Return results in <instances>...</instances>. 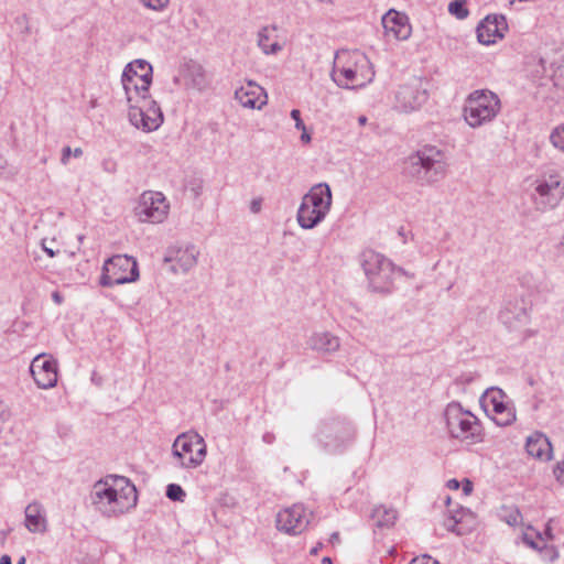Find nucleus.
I'll return each instance as SVG.
<instances>
[{"label": "nucleus", "instance_id": "obj_1", "mask_svg": "<svg viewBox=\"0 0 564 564\" xmlns=\"http://www.w3.org/2000/svg\"><path fill=\"white\" fill-rule=\"evenodd\" d=\"M89 501L101 517L113 519L137 506L138 492L129 478L108 475L94 482L89 491Z\"/></svg>", "mask_w": 564, "mask_h": 564}, {"label": "nucleus", "instance_id": "obj_2", "mask_svg": "<svg viewBox=\"0 0 564 564\" xmlns=\"http://www.w3.org/2000/svg\"><path fill=\"white\" fill-rule=\"evenodd\" d=\"M330 75L338 87L357 89L373 80L375 70L370 59L361 51L340 50L335 55Z\"/></svg>", "mask_w": 564, "mask_h": 564}, {"label": "nucleus", "instance_id": "obj_3", "mask_svg": "<svg viewBox=\"0 0 564 564\" xmlns=\"http://www.w3.org/2000/svg\"><path fill=\"white\" fill-rule=\"evenodd\" d=\"M446 173V155L435 145H424L403 161V174L421 186L440 182Z\"/></svg>", "mask_w": 564, "mask_h": 564}, {"label": "nucleus", "instance_id": "obj_4", "mask_svg": "<svg viewBox=\"0 0 564 564\" xmlns=\"http://www.w3.org/2000/svg\"><path fill=\"white\" fill-rule=\"evenodd\" d=\"M333 196L330 187L326 183H319L302 197L296 213V220L301 228L313 229L328 215Z\"/></svg>", "mask_w": 564, "mask_h": 564}, {"label": "nucleus", "instance_id": "obj_5", "mask_svg": "<svg viewBox=\"0 0 564 564\" xmlns=\"http://www.w3.org/2000/svg\"><path fill=\"white\" fill-rule=\"evenodd\" d=\"M501 110V101L497 94L489 89H477L470 93L463 107L465 122L473 129L492 122Z\"/></svg>", "mask_w": 564, "mask_h": 564}, {"label": "nucleus", "instance_id": "obj_6", "mask_svg": "<svg viewBox=\"0 0 564 564\" xmlns=\"http://www.w3.org/2000/svg\"><path fill=\"white\" fill-rule=\"evenodd\" d=\"M360 265L373 292L388 293L392 289L395 272L404 274L390 259L373 250H365L360 254Z\"/></svg>", "mask_w": 564, "mask_h": 564}, {"label": "nucleus", "instance_id": "obj_7", "mask_svg": "<svg viewBox=\"0 0 564 564\" xmlns=\"http://www.w3.org/2000/svg\"><path fill=\"white\" fill-rule=\"evenodd\" d=\"M445 420L452 437L469 444L482 441L480 421L470 411L463 409L459 403L452 402L446 406Z\"/></svg>", "mask_w": 564, "mask_h": 564}, {"label": "nucleus", "instance_id": "obj_8", "mask_svg": "<svg viewBox=\"0 0 564 564\" xmlns=\"http://www.w3.org/2000/svg\"><path fill=\"white\" fill-rule=\"evenodd\" d=\"M207 455V445L203 436L196 432H185L174 440L172 457L176 466L183 469L199 467Z\"/></svg>", "mask_w": 564, "mask_h": 564}, {"label": "nucleus", "instance_id": "obj_9", "mask_svg": "<svg viewBox=\"0 0 564 564\" xmlns=\"http://www.w3.org/2000/svg\"><path fill=\"white\" fill-rule=\"evenodd\" d=\"M153 67L145 59H134L128 63L121 75V84L127 102H134L150 96Z\"/></svg>", "mask_w": 564, "mask_h": 564}, {"label": "nucleus", "instance_id": "obj_10", "mask_svg": "<svg viewBox=\"0 0 564 564\" xmlns=\"http://www.w3.org/2000/svg\"><path fill=\"white\" fill-rule=\"evenodd\" d=\"M139 276L135 258L127 254H117L104 262L99 283L102 286L111 288L135 282Z\"/></svg>", "mask_w": 564, "mask_h": 564}, {"label": "nucleus", "instance_id": "obj_11", "mask_svg": "<svg viewBox=\"0 0 564 564\" xmlns=\"http://www.w3.org/2000/svg\"><path fill=\"white\" fill-rule=\"evenodd\" d=\"M479 401L484 411L498 426H509L517 420L514 405L502 389H486Z\"/></svg>", "mask_w": 564, "mask_h": 564}, {"label": "nucleus", "instance_id": "obj_12", "mask_svg": "<svg viewBox=\"0 0 564 564\" xmlns=\"http://www.w3.org/2000/svg\"><path fill=\"white\" fill-rule=\"evenodd\" d=\"M564 198V184L557 172L543 174L534 182L532 200L538 210L546 212L555 208Z\"/></svg>", "mask_w": 564, "mask_h": 564}, {"label": "nucleus", "instance_id": "obj_13", "mask_svg": "<svg viewBox=\"0 0 564 564\" xmlns=\"http://www.w3.org/2000/svg\"><path fill=\"white\" fill-rule=\"evenodd\" d=\"M128 118L130 123L144 132H152L163 123V113L160 106L150 96L128 102Z\"/></svg>", "mask_w": 564, "mask_h": 564}, {"label": "nucleus", "instance_id": "obj_14", "mask_svg": "<svg viewBox=\"0 0 564 564\" xmlns=\"http://www.w3.org/2000/svg\"><path fill=\"white\" fill-rule=\"evenodd\" d=\"M170 203L162 192L145 191L134 208L137 218L141 223L161 224L169 215Z\"/></svg>", "mask_w": 564, "mask_h": 564}, {"label": "nucleus", "instance_id": "obj_15", "mask_svg": "<svg viewBox=\"0 0 564 564\" xmlns=\"http://www.w3.org/2000/svg\"><path fill=\"white\" fill-rule=\"evenodd\" d=\"M312 512L302 503H294L281 510L276 516V528L288 534H300L308 525Z\"/></svg>", "mask_w": 564, "mask_h": 564}, {"label": "nucleus", "instance_id": "obj_16", "mask_svg": "<svg viewBox=\"0 0 564 564\" xmlns=\"http://www.w3.org/2000/svg\"><path fill=\"white\" fill-rule=\"evenodd\" d=\"M31 376L40 389L54 388L58 379L57 360L47 354H39L30 366Z\"/></svg>", "mask_w": 564, "mask_h": 564}, {"label": "nucleus", "instance_id": "obj_17", "mask_svg": "<svg viewBox=\"0 0 564 564\" xmlns=\"http://www.w3.org/2000/svg\"><path fill=\"white\" fill-rule=\"evenodd\" d=\"M199 251L194 245L172 246L165 254V262L172 263L171 269L175 272L186 273L197 264Z\"/></svg>", "mask_w": 564, "mask_h": 564}, {"label": "nucleus", "instance_id": "obj_18", "mask_svg": "<svg viewBox=\"0 0 564 564\" xmlns=\"http://www.w3.org/2000/svg\"><path fill=\"white\" fill-rule=\"evenodd\" d=\"M350 440V430L339 422L324 425L318 433V442L329 453L339 452Z\"/></svg>", "mask_w": 564, "mask_h": 564}, {"label": "nucleus", "instance_id": "obj_19", "mask_svg": "<svg viewBox=\"0 0 564 564\" xmlns=\"http://www.w3.org/2000/svg\"><path fill=\"white\" fill-rule=\"evenodd\" d=\"M508 30L503 15H487L477 26V39L481 44L490 45L501 40Z\"/></svg>", "mask_w": 564, "mask_h": 564}, {"label": "nucleus", "instance_id": "obj_20", "mask_svg": "<svg viewBox=\"0 0 564 564\" xmlns=\"http://www.w3.org/2000/svg\"><path fill=\"white\" fill-rule=\"evenodd\" d=\"M235 99L247 109H262L268 102L265 90L253 80H248L235 91Z\"/></svg>", "mask_w": 564, "mask_h": 564}, {"label": "nucleus", "instance_id": "obj_21", "mask_svg": "<svg viewBox=\"0 0 564 564\" xmlns=\"http://www.w3.org/2000/svg\"><path fill=\"white\" fill-rule=\"evenodd\" d=\"M427 100V93L417 84H406L395 95V107L404 112L419 109Z\"/></svg>", "mask_w": 564, "mask_h": 564}, {"label": "nucleus", "instance_id": "obj_22", "mask_svg": "<svg viewBox=\"0 0 564 564\" xmlns=\"http://www.w3.org/2000/svg\"><path fill=\"white\" fill-rule=\"evenodd\" d=\"M382 26L388 37L404 41L408 40L412 32V26L409 22V18L399 11L393 9L389 10L382 17Z\"/></svg>", "mask_w": 564, "mask_h": 564}, {"label": "nucleus", "instance_id": "obj_23", "mask_svg": "<svg viewBox=\"0 0 564 564\" xmlns=\"http://www.w3.org/2000/svg\"><path fill=\"white\" fill-rule=\"evenodd\" d=\"M24 527L31 533H46L48 522L46 511L41 502L32 501L25 507Z\"/></svg>", "mask_w": 564, "mask_h": 564}, {"label": "nucleus", "instance_id": "obj_24", "mask_svg": "<svg viewBox=\"0 0 564 564\" xmlns=\"http://www.w3.org/2000/svg\"><path fill=\"white\" fill-rule=\"evenodd\" d=\"M475 523V516L469 509L459 508L449 511L444 520V527L457 535H464L469 532Z\"/></svg>", "mask_w": 564, "mask_h": 564}, {"label": "nucleus", "instance_id": "obj_25", "mask_svg": "<svg viewBox=\"0 0 564 564\" xmlns=\"http://www.w3.org/2000/svg\"><path fill=\"white\" fill-rule=\"evenodd\" d=\"M499 319L510 330L527 332L525 326L529 324L530 316L524 307L509 303L500 311Z\"/></svg>", "mask_w": 564, "mask_h": 564}, {"label": "nucleus", "instance_id": "obj_26", "mask_svg": "<svg viewBox=\"0 0 564 564\" xmlns=\"http://www.w3.org/2000/svg\"><path fill=\"white\" fill-rule=\"evenodd\" d=\"M257 45L264 55L279 54L284 44L280 40L276 25L262 26L257 34Z\"/></svg>", "mask_w": 564, "mask_h": 564}, {"label": "nucleus", "instance_id": "obj_27", "mask_svg": "<svg viewBox=\"0 0 564 564\" xmlns=\"http://www.w3.org/2000/svg\"><path fill=\"white\" fill-rule=\"evenodd\" d=\"M525 451L528 455L542 462H547L553 457L552 444L542 433H534L528 436Z\"/></svg>", "mask_w": 564, "mask_h": 564}, {"label": "nucleus", "instance_id": "obj_28", "mask_svg": "<svg viewBox=\"0 0 564 564\" xmlns=\"http://www.w3.org/2000/svg\"><path fill=\"white\" fill-rule=\"evenodd\" d=\"M307 346L318 354H334L340 347V339L329 332H315L307 339Z\"/></svg>", "mask_w": 564, "mask_h": 564}, {"label": "nucleus", "instance_id": "obj_29", "mask_svg": "<svg viewBox=\"0 0 564 564\" xmlns=\"http://www.w3.org/2000/svg\"><path fill=\"white\" fill-rule=\"evenodd\" d=\"M371 517L377 527L391 528L398 519V513L393 508L378 506L373 509Z\"/></svg>", "mask_w": 564, "mask_h": 564}, {"label": "nucleus", "instance_id": "obj_30", "mask_svg": "<svg viewBox=\"0 0 564 564\" xmlns=\"http://www.w3.org/2000/svg\"><path fill=\"white\" fill-rule=\"evenodd\" d=\"M499 517L510 527L522 524V514L516 506H503L500 509Z\"/></svg>", "mask_w": 564, "mask_h": 564}, {"label": "nucleus", "instance_id": "obj_31", "mask_svg": "<svg viewBox=\"0 0 564 564\" xmlns=\"http://www.w3.org/2000/svg\"><path fill=\"white\" fill-rule=\"evenodd\" d=\"M522 542L533 550H542L540 542H544L543 534L533 529L531 525H527L521 535Z\"/></svg>", "mask_w": 564, "mask_h": 564}, {"label": "nucleus", "instance_id": "obj_32", "mask_svg": "<svg viewBox=\"0 0 564 564\" xmlns=\"http://www.w3.org/2000/svg\"><path fill=\"white\" fill-rule=\"evenodd\" d=\"M549 142L558 153L564 155V122H560L551 129Z\"/></svg>", "mask_w": 564, "mask_h": 564}, {"label": "nucleus", "instance_id": "obj_33", "mask_svg": "<svg viewBox=\"0 0 564 564\" xmlns=\"http://www.w3.org/2000/svg\"><path fill=\"white\" fill-rule=\"evenodd\" d=\"M449 14L458 20H464L468 17L467 0H453L448 4Z\"/></svg>", "mask_w": 564, "mask_h": 564}, {"label": "nucleus", "instance_id": "obj_34", "mask_svg": "<svg viewBox=\"0 0 564 564\" xmlns=\"http://www.w3.org/2000/svg\"><path fill=\"white\" fill-rule=\"evenodd\" d=\"M553 74L552 79L554 83V86L564 93V56L561 58V61L555 62L553 64Z\"/></svg>", "mask_w": 564, "mask_h": 564}, {"label": "nucleus", "instance_id": "obj_35", "mask_svg": "<svg viewBox=\"0 0 564 564\" xmlns=\"http://www.w3.org/2000/svg\"><path fill=\"white\" fill-rule=\"evenodd\" d=\"M138 1L147 10H150L155 13H162L167 9L171 0H138Z\"/></svg>", "mask_w": 564, "mask_h": 564}, {"label": "nucleus", "instance_id": "obj_36", "mask_svg": "<svg viewBox=\"0 0 564 564\" xmlns=\"http://www.w3.org/2000/svg\"><path fill=\"white\" fill-rule=\"evenodd\" d=\"M166 497L173 501H184L186 494L183 488L177 484H170L166 487Z\"/></svg>", "mask_w": 564, "mask_h": 564}, {"label": "nucleus", "instance_id": "obj_37", "mask_svg": "<svg viewBox=\"0 0 564 564\" xmlns=\"http://www.w3.org/2000/svg\"><path fill=\"white\" fill-rule=\"evenodd\" d=\"M82 155H83L82 148H76V149L72 150L69 147H65L62 150L61 162L63 165H66V164H68L70 156L80 158Z\"/></svg>", "mask_w": 564, "mask_h": 564}, {"label": "nucleus", "instance_id": "obj_38", "mask_svg": "<svg viewBox=\"0 0 564 564\" xmlns=\"http://www.w3.org/2000/svg\"><path fill=\"white\" fill-rule=\"evenodd\" d=\"M553 475L558 484L564 485V455L553 467Z\"/></svg>", "mask_w": 564, "mask_h": 564}, {"label": "nucleus", "instance_id": "obj_39", "mask_svg": "<svg viewBox=\"0 0 564 564\" xmlns=\"http://www.w3.org/2000/svg\"><path fill=\"white\" fill-rule=\"evenodd\" d=\"M528 279H529V276L524 275L523 279H522V282L524 284H527L529 288L533 289L535 292L541 293V292L549 291V283H547V281L541 280V281L534 283L533 285H530Z\"/></svg>", "mask_w": 564, "mask_h": 564}, {"label": "nucleus", "instance_id": "obj_40", "mask_svg": "<svg viewBox=\"0 0 564 564\" xmlns=\"http://www.w3.org/2000/svg\"><path fill=\"white\" fill-rule=\"evenodd\" d=\"M291 118L295 121V128H296L297 130H304L305 124H304L303 120L301 119V112H300V110H297V109H293V110L291 111Z\"/></svg>", "mask_w": 564, "mask_h": 564}, {"label": "nucleus", "instance_id": "obj_41", "mask_svg": "<svg viewBox=\"0 0 564 564\" xmlns=\"http://www.w3.org/2000/svg\"><path fill=\"white\" fill-rule=\"evenodd\" d=\"M102 170L109 174H113L117 171V163L111 159H106L102 161Z\"/></svg>", "mask_w": 564, "mask_h": 564}, {"label": "nucleus", "instance_id": "obj_42", "mask_svg": "<svg viewBox=\"0 0 564 564\" xmlns=\"http://www.w3.org/2000/svg\"><path fill=\"white\" fill-rule=\"evenodd\" d=\"M473 491V482L468 479H465L463 482V495L468 496Z\"/></svg>", "mask_w": 564, "mask_h": 564}, {"label": "nucleus", "instance_id": "obj_43", "mask_svg": "<svg viewBox=\"0 0 564 564\" xmlns=\"http://www.w3.org/2000/svg\"><path fill=\"white\" fill-rule=\"evenodd\" d=\"M446 486L448 489L457 490L460 487V482L457 479L453 478L447 481Z\"/></svg>", "mask_w": 564, "mask_h": 564}, {"label": "nucleus", "instance_id": "obj_44", "mask_svg": "<svg viewBox=\"0 0 564 564\" xmlns=\"http://www.w3.org/2000/svg\"><path fill=\"white\" fill-rule=\"evenodd\" d=\"M301 131H302L301 141L306 144L310 143L312 138H311V134L307 132L306 127L304 128V130H301Z\"/></svg>", "mask_w": 564, "mask_h": 564}, {"label": "nucleus", "instance_id": "obj_45", "mask_svg": "<svg viewBox=\"0 0 564 564\" xmlns=\"http://www.w3.org/2000/svg\"><path fill=\"white\" fill-rule=\"evenodd\" d=\"M42 249L50 258H54L56 256V252L52 248L45 246L44 240L42 241Z\"/></svg>", "mask_w": 564, "mask_h": 564}, {"label": "nucleus", "instance_id": "obj_46", "mask_svg": "<svg viewBox=\"0 0 564 564\" xmlns=\"http://www.w3.org/2000/svg\"><path fill=\"white\" fill-rule=\"evenodd\" d=\"M52 299L56 304H62L63 302V296L58 292H53Z\"/></svg>", "mask_w": 564, "mask_h": 564}, {"label": "nucleus", "instance_id": "obj_47", "mask_svg": "<svg viewBox=\"0 0 564 564\" xmlns=\"http://www.w3.org/2000/svg\"><path fill=\"white\" fill-rule=\"evenodd\" d=\"M0 564H11V557L9 555H2L0 557Z\"/></svg>", "mask_w": 564, "mask_h": 564}, {"label": "nucleus", "instance_id": "obj_48", "mask_svg": "<svg viewBox=\"0 0 564 564\" xmlns=\"http://www.w3.org/2000/svg\"><path fill=\"white\" fill-rule=\"evenodd\" d=\"M251 210L253 213H258L260 210V203L259 202H252Z\"/></svg>", "mask_w": 564, "mask_h": 564}, {"label": "nucleus", "instance_id": "obj_49", "mask_svg": "<svg viewBox=\"0 0 564 564\" xmlns=\"http://www.w3.org/2000/svg\"><path fill=\"white\" fill-rule=\"evenodd\" d=\"M272 438H273V436H272V435H269V434H267V435H264V436H263V440H264L267 443H271V442H272Z\"/></svg>", "mask_w": 564, "mask_h": 564}, {"label": "nucleus", "instance_id": "obj_50", "mask_svg": "<svg viewBox=\"0 0 564 564\" xmlns=\"http://www.w3.org/2000/svg\"><path fill=\"white\" fill-rule=\"evenodd\" d=\"M545 535L547 538H550V539L552 538V535H551V527L550 525H547L546 529H545Z\"/></svg>", "mask_w": 564, "mask_h": 564}, {"label": "nucleus", "instance_id": "obj_51", "mask_svg": "<svg viewBox=\"0 0 564 564\" xmlns=\"http://www.w3.org/2000/svg\"><path fill=\"white\" fill-rule=\"evenodd\" d=\"M322 564H332V560L329 557H324L322 560Z\"/></svg>", "mask_w": 564, "mask_h": 564}, {"label": "nucleus", "instance_id": "obj_52", "mask_svg": "<svg viewBox=\"0 0 564 564\" xmlns=\"http://www.w3.org/2000/svg\"><path fill=\"white\" fill-rule=\"evenodd\" d=\"M358 121H359L360 124H365L366 121H367V118L361 116V117H359Z\"/></svg>", "mask_w": 564, "mask_h": 564}, {"label": "nucleus", "instance_id": "obj_53", "mask_svg": "<svg viewBox=\"0 0 564 564\" xmlns=\"http://www.w3.org/2000/svg\"><path fill=\"white\" fill-rule=\"evenodd\" d=\"M557 556H558L557 552L556 551H552L551 560L553 561V560L557 558Z\"/></svg>", "mask_w": 564, "mask_h": 564}, {"label": "nucleus", "instance_id": "obj_54", "mask_svg": "<svg viewBox=\"0 0 564 564\" xmlns=\"http://www.w3.org/2000/svg\"><path fill=\"white\" fill-rule=\"evenodd\" d=\"M26 560L24 556H21L17 564H25Z\"/></svg>", "mask_w": 564, "mask_h": 564}, {"label": "nucleus", "instance_id": "obj_55", "mask_svg": "<svg viewBox=\"0 0 564 564\" xmlns=\"http://www.w3.org/2000/svg\"><path fill=\"white\" fill-rule=\"evenodd\" d=\"M338 539V533H333L332 534V540H337Z\"/></svg>", "mask_w": 564, "mask_h": 564}, {"label": "nucleus", "instance_id": "obj_56", "mask_svg": "<svg viewBox=\"0 0 564 564\" xmlns=\"http://www.w3.org/2000/svg\"><path fill=\"white\" fill-rule=\"evenodd\" d=\"M317 551H318V547H314V549L311 551V553H312V554H316V553H317Z\"/></svg>", "mask_w": 564, "mask_h": 564}]
</instances>
